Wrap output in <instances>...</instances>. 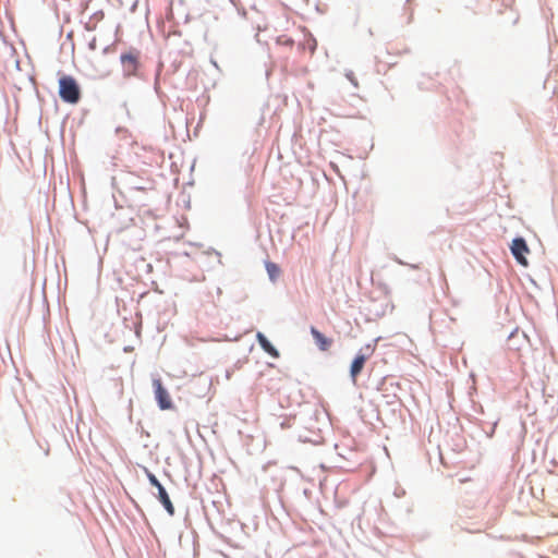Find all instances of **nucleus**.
<instances>
[{
    "mask_svg": "<svg viewBox=\"0 0 558 558\" xmlns=\"http://www.w3.org/2000/svg\"><path fill=\"white\" fill-rule=\"evenodd\" d=\"M256 339L265 352H267L272 357L279 356L278 350L269 342V340L262 332H257Z\"/></svg>",
    "mask_w": 558,
    "mask_h": 558,
    "instance_id": "8",
    "label": "nucleus"
},
{
    "mask_svg": "<svg viewBox=\"0 0 558 558\" xmlns=\"http://www.w3.org/2000/svg\"><path fill=\"white\" fill-rule=\"evenodd\" d=\"M311 333L320 351H328L331 348L333 340L323 335L317 328L311 327Z\"/></svg>",
    "mask_w": 558,
    "mask_h": 558,
    "instance_id": "6",
    "label": "nucleus"
},
{
    "mask_svg": "<svg viewBox=\"0 0 558 558\" xmlns=\"http://www.w3.org/2000/svg\"><path fill=\"white\" fill-rule=\"evenodd\" d=\"M497 422H494L490 426V432H489V435H490V438L493 437L494 435V432H495V426H496Z\"/></svg>",
    "mask_w": 558,
    "mask_h": 558,
    "instance_id": "14",
    "label": "nucleus"
},
{
    "mask_svg": "<svg viewBox=\"0 0 558 558\" xmlns=\"http://www.w3.org/2000/svg\"><path fill=\"white\" fill-rule=\"evenodd\" d=\"M367 357L363 354H357L350 367V376L352 377V380L355 383L356 377L360 375L362 369L364 368L365 362Z\"/></svg>",
    "mask_w": 558,
    "mask_h": 558,
    "instance_id": "7",
    "label": "nucleus"
},
{
    "mask_svg": "<svg viewBox=\"0 0 558 558\" xmlns=\"http://www.w3.org/2000/svg\"><path fill=\"white\" fill-rule=\"evenodd\" d=\"M59 96L68 104H77L81 99V89L73 76L64 75L59 80Z\"/></svg>",
    "mask_w": 558,
    "mask_h": 558,
    "instance_id": "2",
    "label": "nucleus"
},
{
    "mask_svg": "<svg viewBox=\"0 0 558 558\" xmlns=\"http://www.w3.org/2000/svg\"><path fill=\"white\" fill-rule=\"evenodd\" d=\"M153 386L155 389V397L158 402V405L161 410H169L172 408V401L169 392L163 387L161 380L159 378L153 380Z\"/></svg>",
    "mask_w": 558,
    "mask_h": 558,
    "instance_id": "5",
    "label": "nucleus"
},
{
    "mask_svg": "<svg viewBox=\"0 0 558 558\" xmlns=\"http://www.w3.org/2000/svg\"><path fill=\"white\" fill-rule=\"evenodd\" d=\"M266 268L271 279H275L280 272L279 267L274 263H267Z\"/></svg>",
    "mask_w": 558,
    "mask_h": 558,
    "instance_id": "10",
    "label": "nucleus"
},
{
    "mask_svg": "<svg viewBox=\"0 0 558 558\" xmlns=\"http://www.w3.org/2000/svg\"><path fill=\"white\" fill-rule=\"evenodd\" d=\"M146 473H147V478L153 486H155L157 489L162 486L161 483L158 481V478L151 472L146 470Z\"/></svg>",
    "mask_w": 558,
    "mask_h": 558,
    "instance_id": "12",
    "label": "nucleus"
},
{
    "mask_svg": "<svg viewBox=\"0 0 558 558\" xmlns=\"http://www.w3.org/2000/svg\"><path fill=\"white\" fill-rule=\"evenodd\" d=\"M545 456L546 457L548 456V448H546V450H545Z\"/></svg>",
    "mask_w": 558,
    "mask_h": 558,
    "instance_id": "15",
    "label": "nucleus"
},
{
    "mask_svg": "<svg viewBox=\"0 0 558 558\" xmlns=\"http://www.w3.org/2000/svg\"><path fill=\"white\" fill-rule=\"evenodd\" d=\"M512 0H490V13L497 32H505L519 22L520 15L511 5Z\"/></svg>",
    "mask_w": 558,
    "mask_h": 558,
    "instance_id": "1",
    "label": "nucleus"
},
{
    "mask_svg": "<svg viewBox=\"0 0 558 558\" xmlns=\"http://www.w3.org/2000/svg\"><path fill=\"white\" fill-rule=\"evenodd\" d=\"M158 499L162 504V506L165 507V509L169 513V515H173L174 514V506L171 502L170 497L163 486L158 488Z\"/></svg>",
    "mask_w": 558,
    "mask_h": 558,
    "instance_id": "9",
    "label": "nucleus"
},
{
    "mask_svg": "<svg viewBox=\"0 0 558 558\" xmlns=\"http://www.w3.org/2000/svg\"><path fill=\"white\" fill-rule=\"evenodd\" d=\"M504 159V155L501 153H495L493 156H490V162H493L495 166L499 165L502 166L501 160Z\"/></svg>",
    "mask_w": 558,
    "mask_h": 558,
    "instance_id": "13",
    "label": "nucleus"
},
{
    "mask_svg": "<svg viewBox=\"0 0 558 558\" xmlns=\"http://www.w3.org/2000/svg\"><path fill=\"white\" fill-rule=\"evenodd\" d=\"M510 251H511L513 257L515 258V260L518 262V264L525 266V267L529 265L526 255L530 253V248H529L527 243L524 238H522V236L514 238L510 245Z\"/></svg>",
    "mask_w": 558,
    "mask_h": 558,
    "instance_id": "4",
    "label": "nucleus"
},
{
    "mask_svg": "<svg viewBox=\"0 0 558 558\" xmlns=\"http://www.w3.org/2000/svg\"><path fill=\"white\" fill-rule=\"evenodd\" d=\"M498 332H499L498 338L500 340L504 338H507L508 340H512L515 337V335L518 333V330H505L504 331L501 328L498 330Z\"/></svg>",
    "mask_w": 558,
    "mask_h": 558,
    "instance_id": "11",
    "label": "nucleus"
},
{
    "mask_svg": "<svg viewBox=\"0 0 558 558\" xmlns=\"http://www.w3.org/2000/svg\"><path fill=\"white\" fill-rule=\"evenodd\" d=\"M140 50L132 48L120 56V62L125 77L135 76L140 69Z\"/></svg>",
    "mask_w": 558,
    "mask_h": 558,
    "instance_id": "3",
    "label": "nucleus"
}]
</instances>
